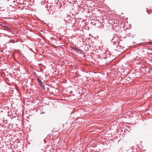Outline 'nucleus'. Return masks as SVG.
I'll list each match as a JSON object with an SVG mask.
<instances>
[{
  "label": "nucleus",
  "instance_id": "nucleus-7",
  "mask_svg": "<svg viewBox=\"0 0 152 152\" xmlns=\"http://www.w3.org/2000/svg\"><path fill=\"white\" fill-rule=\"evenodd\" d=\"M51 38H53V37H51Z\"/></svg>",
  "mask_w": 152,
  "mask_h": 152
},
{
  "label": "nucleus",
  "instance_id": "nucleus-2",
  "mask_svg": "<svg viewBox=\"0 0 152 152\" xmlns=\"http://www.w3.org/2000/svg\"><path fill=\"white\" fill-rule=\"evenodd\" d=\"M37 80L39 84L41 86L42 88L43 89L45 88V86L43 85L42 82L39 79V78H38Z\"/></svg>",
  "mask_w": 152,
  "mask_h": 152
},
{
  "label": "nucleus",
  "instance_id": "nucleus-3",
  "mask_svg": "<svg viewBox=\"0 0 152 152\" xmlns=\"http://www.w3.org/2000/svg\"><path fill=\"white\" fill-rule=\"evenodd\" d=\"M89 39H84V38H83V42L84 43L85 42V43L84 44H85L86 45H87V44H88V43H87L86 41H87L88 42V40H89Z\"/></svg>",
  "mask_w": 152,
  "mask_h": 152
},
{
  "label": "nucleus",
  "instance_id": "nucleus-5",
  "mask_svg": "<svg viewBox=\"0 0 152 152\" xmlns=\"http://www.w3.org/2000/svg\"><path fill=\"white\" fill-rule=\"evenodd\" d=\"M149 44H152V42H148Z\"/></svg>",
  "mask_w": 152,
  "mask_h": 152
},
{
  "label": "nucleus",
  "instance_id": "nucleus-1",
  "mask_svg": "<svg viewBox=\"0 0 152 152\" xmlns=\"http://www.w3.org/2000/svg\"><path fill=\"white\" fill-rule=\"evenodd\" d=\"M120 39H112V42L114 45H118L119 43H120Z\"/></svg>",
  "mask_w": 152,
  "mask_h": 152
},
{
  "label": "nucleus",
  "instance_id": "nucleus-4",
  "mask_svg": "<svg viewBox=\"0 0 152 152\" xmlns=\"http://www.w3.org/2000/svg\"><path fill=\"white\" fill-rule=\"evenodd\" d=\"M1 26L2 27H6V26H5V25H4V24H1Z\"/></svg>",
  "mask_w": 152,
  "mask_h": 152
},
{
  "label": "nucleus",
  "instance_id": "nucleus-6",
  "mask_svg": "<svg viewBox=\"0 0 152 152\" xmlns=\"http://www.w3.org/2000/svg\"><path fill=\"white\" fill-rule=\"evenodd\" d=\"M19 41H20L21 40V39H18Z\"/></svg>",
  "mask_w": 152,
  "mask_h": 152
}]
</instances>
